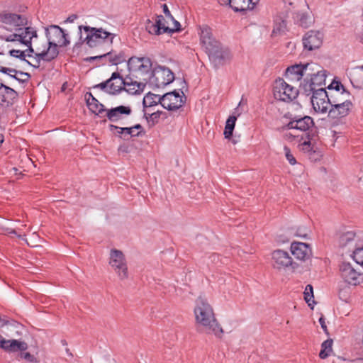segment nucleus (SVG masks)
Segmentation results:
<instances>
[{
  "mask_svg": "<svg viewBox=\"0 0 363 363\" xmlns=\"http://www.w3.org/2000/svg\"><path fill=\"white\" fill-rule=\"evenodd\" d=\"M194 314L199 333L214 334L218 338L222 337L223 330L216 319L213 310L208 302L199 298L196 301Z\"/></svg>",
  "mask_w": 363,
  "mask_h": 363,
  "instance_id": "f257e3e1",
  "label": "nucleus"
},
{
  "mask_svg": "<svg viewBox=\"0 0 363 363\" xmlns=\"http://www.w3.org/2000/svg\"><path fill=\"white\" fill-rule=\"evenodd\" d=\"M79 30L80 34L79 40L81 42L76 43L75 46L78 44L86 43L89 47L95 48L106 40L112 43L115 37V34L109 33L102 28H96L88 26H79Z\"/></svg>",
  "mask_w": 363,
  "mask_h": 363,
  "instance_id": "f03ea898",
  "label": "nucleus"
},
{
  "mask_svg": "<svg viewBox=\"0 0 363 363\" xmlns=\"http://www.w3.org/2000/svg\"><path fill=\"white\" fill-rule=\"evenodd\" d=\"M289 121L284 127V130H296L305 132L308 139H312L314 134L311 133L312 128L314 127L315 123L313 119L308 116H297L290 115L289 117Z\"/></svg>",
  "mask_w": 363,
  "mask_h": 363,
  "instance_id": "7ed1b4c3",
  "label": "nucleus"
},
{
  "mask_svg": "<svg viewBox=\"0 0 363 363\" xmlns=\"http://www.w3.org/2000/svg\"><path fill=\"white\" fill-rule=\"evenodd\" d=\"M45 35L48 39V45L51 49L58 51V46L66 47L69 44L67 34L59 26L52 25L45 29Z\"/></svg>",
  "mask_w": 363,
  "mask_h": 363,
  "instance_id": "20e7f679",
  "label": "nucleus"
},
{
  "mask_svg": "<svg viewBox=\"0 0 363 363\" xmlns=\"http://www.w3.org/2000/svg\"><path fill=\"white\" fill-rule=\"evenodd\" d=\"M119 85L110 84V91L108 94L110 95H116L122 91H125L130 94H140L142 93L145 87V84L138 82L137 81H131L128 82V79H123V77L120 74Z\"/></svg>",
  "mask_w": 363,
  "mask_h": 363,
  "instance_id": "39448f33",
  "label": "nucleus"
},
{
  "mask_svg": "<svg viewBox=\"0 0 363 363\" xmlns=\"http://www.w3.org/2000/svg\"><path fill=\"white\" fill-rule=\"evenodd\" d=\"M299 90L288 84L283 79L279 78L275 81L274 96L276 99L282 101H291L295 99Z\"/></svg>",
  "mask_w": 363,
  "mask_h": 363,
  "instance_id": "423d86ee",
  "label": "nucleus"
},
{
  "mask_svg": "<svg viewBox=\"0 0 363 363\" xmlns=\"http://www.w3.org/2000/svg\"><path fill=\"white\" fill-rule=\"evenodd\" d=\"M206 52L208 55L211 62L216 68H218L227 63H229L232 59L230 50L227 47L223 46L221 43L219 44L218 48H213Z\"/></svg>",
  "mask_w": 363,
  "mask_h": 363,
  "instance_id": "0eeeda50",
  "label": "nucleus"
},
{
  "mask_svg": "<svg viewBox=\"0 0 363 363\" xmlns=\"http://www.w3.org/2000/svg\"><path fill=\"white\" fill-rule=\"evenodd\" d=\"M181 92L183 96H181L179 92L177 90L164 94L161 96V97H159L160 104L169 111H176L179 109L183 106L186 99L184 92L182 91H181Z\"/></svg>",
  "mask_w": 363,
  "mask_h": 363,
  "instance_id": "6e6552de",
  "label": "nucleus"
},
{
  "mask_svg": "<svg viewBox=\"0 0 363 363\" xmlns=\"http://www.w3.org/2000/svg\"><path fill=\"white\" fill-rule=\"evenodd\" d=\"M109 264L117 272L121 279L128 278V267L123 252L118 250H111Z\"/></svg>",
  "mask_w": 363,
  "mask_h": 363,
  "instance_id": "1a4fd4ad",
  "label": "nucleus"
},
{
  "mask_svg": "<svg viewBox=\"0 0 363 363\" xmlns=\"http://www.w3.org/2000/svg\"><path fill=\"white\" fill-rule=\"evenodd\" d=\"M273 267L278 269L291 267L295 269L298 264L294 262L289 254L282 250H276L272 254Z\"/></svg>",
  "mask_w": 363,
  "mask_h": 363,
  "instance_id": "9d476101",
  "label": "nucleus"
},
{
  "mask_svg": "<svg viewBox=\"0 0 363 363\" xmlns=\"http://www.w3.org/2000/svg\"><path fill=\"white\" fill-rule=\"evenodd\" d=\"M340 271L342 279L349 284L356 286L363 281V274L357 272L350 263H342Z\"/></svg>",
  "mask_w": 363,
  "mask_h": 363,
  "instance_id": "9b49d317",
  "label": "nucleus"
},
{
  "mask_svg": "<svg viewBox=\"0 0 363 363\" xmlns=\"http://www.w3.org/2000/svg\"><path fill=\"white\" fill-rule=\"evenodd\" d=\"M200 42L205 52L211 48H218L221 43L216 39L212 33V29L207 25L199 27Z\"/></svg>",
  "mask_w": 363,
  "mask_h": 363,
  "instance_id": "f8f14e48",
  "label": "nucleus"
},
{
  "mask_svg": "<svg viewBox=\"0 0 363 363\" xmlns=\"http://www.w3.org/2000/svg\"><path fill=\"white\" fill-rule=\"evenodd\" d=\"M128 69L131 72H140L143 74H148L152 68V61L148 57H131L127 62Z\"/></svg>",
  "mask_w": 363,
  "mask_h": 363,
  "instance_id": "ddd939ff",
  "label": "nucleus"
},
{
  "mask_svg": "<svg viewBox=\"0 0 363 363\" xmlns=\"http://www.w3.org/2000/svg\"><path fill=\"white\" fill-rule=\"evenodd\" d=\"M323 33L319 30H311L303 37V48L309 51L318 49L323 44Z\"/></svg>",
  "mask_w": 363,
  "mask_h": 363,
  "instance_id": "4468645a",
  "label": "nucleus"
},
{
  "mask_svg": "<svg viewBox=\"0 0 363 363\" xmlns=\"http://www.w3.org/2000/svg\"><path fill=\"white\" fill-rule=\"evenodd\" d=\"M35 28L30 26H24V28L18 27L16 28L17 33L6 35H0V39L6 42H20L21 44L25 43L28 38L31 35V32H34Z\"/></svg>",
  "mask_w": 363,
  "mask_h": 363,
  "instance_id": "2eb2a0df",
  "label": "nucleus"
},
{
  "mask_svg": "<svg viewBox=\"0 0 363 363\" xmlns=\"http://www.w3.org/2000/svg\"><path fill=\"white\" fill-rule=\"evenodd\" d=\"M0 22L17 28L28 25V19L24 15L9 12H2L0 13Z\"/></svg>",
  "mask_w": 363,
  "mask_h": 363,
  "instance_id": "dca6fc26",
  "label": "nucleus"
},
{
  "mask_svg": "<svg viewBox=\"0 0 363 363\" xmlns=\"http://www.w3.org/2000/svg\"><path fill=\"white\" fill-rule=\"evenodd\" d=\"M108 60V62L113 65H118L126 60L125 55L123 51L116 53V51L111 50V51L100 55L98 56L88 57L85 59L86 62H93L96 60Z\"/></svg>",
  "mask_w": 363,
  "mask_h": 363,
  "instance_id": "f3484780",
  "label": "nucleus"
},
{
  "mask_svg": "<svg viewBox=\"0 0 363 363\" xmlns=\"http://www.w3.org/2000/svg\"><path fill=\"white\" fill-rule=\"evenodd\" d=\"M353 104L351 100L344 101L341 104H335L328 111V116L331 118H342L347 116L352 108Z\"/></svg>",
  "mask_w": 363,
  "mask_h": 363,
  "instance_id": "a211bd4d",
  "label": "nucleus"
},
{
  "mask_svg": "<svg viewBox=\"0 0 363 363\" xmlns=\"http://www.w3.org/2000/svg\"><path fill=\"white\" fill-rule=\"evenodd\" d=\"M3 82L4 81L0 79V100L2 105L9 106L13 104L18 94L16 91L5 85Z\"/></svg>",
  "mask_w": 363,
  "mask_h": 363,
  "instance_id": "6ab92c4d",
  "label": "nucleus"
},
{
  "mask_svg": "<svg viewBox=\"0 0 363 363\" xmlns=\"http://www.w3.org/2000/svg\"><path fill=\"white\" fill-rule=\"evenodd\" d=\"M164 18L162 15L156 16L155 22L150 21L146 24V29L150 34L160 35L162 33H172L173 30L164 23Z\"/></svg>",
  "mask_w": 363,
  "mask_h": 363,
  "instance_id": "aec40b11",
  "label": "nucleus"
},
{
  "mask_svg": "<svg viewBox=\"0 0 363 363\" xmlns=\"http://www.w3.org/2000/svg\"><path fill=\"white\" fill-rule=\"evenodd\" d=\"M291 252L298 259L305 261L312 256V251L309 245L303 242H294L291 243Z\"/></svg>",
  "mask_w": 363,
  "mask_h": 363,
  "instance_id": "412c9836",
  "label": "nucleus"
},
{
  "mask_svg": "<svg viewBox=\"0 0 363 363\" xmlns=\"http://www.w3.org/2000/svg\"><path fill=\"white\" fill-rule=\"evenodd\" d=\"M106 116L111 122H117L123 118L124 116H130L132 109L129 106L121 105L105 111Z\"/></svg>",
  "mask_w": 363,
  "mask_h": 363,
  "instance_id": "4be33fe9",
  "label": "nucleus"
},
{
  "mask_svg": "<svg viewBox=\"0 0 363 363\" xmlns=\"http://www.w3.org/2000/svg\"><path fill=\"white\" fill-rule=\"evenodd\" d=\"M160 72L157 71L159 76H155V83L157 87L164 86L174 80V74L166 67L159 66Z\"/></svg>",
  "mask_w": 363,
  "mask_h": 363,
  "instance_id": "5701e85b",
  "label": "nucleus"
},
{
  "mask_svg": "<svg viewBox=\"0 0 363 363\" xmlns=\"http://www.w3.org/2000/svg\"><path fill=\"white\" fill-rule=\"evenodd\" d=\"M0 70L1 72L6 74L11 79H14L21 84L28 83L29 79L31 78V75L29 73L17 70L16 69L1 67Z\"/></svg>",
  "mask_w": 363,
  "mask_h": 363,
  "instance_id": "b1692460",
  "label": "nucleus"
},
{
  "mask_svg": "<svg viewBox=\"0 0 363 363\" xmlns=\"http://www.w3.org/2000/svg\"><path fill=\"white\" fill-rule=\"evenodd\" d=\"M59 55V51H55V49H51L49 46L45 50L41 52L35 53V59L36 61L35 65L31 63L32 67L34 68H38L40 67V61L43 60L45 62H51L55 59Z\"/></svg>",
  "mask_w": 363,
  "mask_h": 363,
  "instance_id": "393cba45",
  "label": "nucleus"
},
{
  "mask_svg": "<svg viewBox=\"0 0 363 363\" xmlns=\"http://www.w3.org/2000/svg\"><path fill=\"white\" fill-rule=\"evenodd\" d=\"M85 99L89 110L96 115H101L106 111L104 105L101 104L91 92L85 94Z\"/></svg>",
  "mask_w": 363,
  "mask_h": 363,
  "instance_id": "a878e982",
  "label": "nucleus"
},
{
  "mask_svg": "<svg viewBox=\"0 0 363 363\" xmlns=\"http://www.w3.org/2000/svg\"><path fill=\"white\" fill-rule=\"evenodd\" d=\"M1 348L6 352H23L28 349V344L24 341H19L18 340H6V343L1 345Z\"/></svg>",
  "mask_w": 363,
  "mask_h": 363,
  "instance_id": "bb28decb",
  "label": "nucleus"
},
{
  "mask_svg": "<svg viewBox=\"0 0 363 363\" xmlns=\"http://www.w3.org/2000/svg\"><path fill=\"white\" fill-rule=\"evenodd\" d=\"M350 93L346 89H343L341 91H330L328 96L329 102H330V107L335 104H339L344 101L350 100L349 98Z\"/></svg>",
  "mask_w": 363,
  "mask_h": 363,
  "instance_id": "cd10ccee",
  "label": "nucleus"
},
{
  "mask_svg": "<svg viewBox=\"0 0 363 363\" xmlns=\"http://www.w3.org/2000/svg\"><path fill=\"white\" fill-rule=\"evenodd\" d=\"M293 18L295 23L303 28H308L313 23V18L306 12H296L294 13Z\"/></svg>",
  "mask_w": 363,
  "mask_h": 363,
  "instance_id": "c85d7f7f",
  "label": "nucleus"
},
{
  "mask_svg": "<svg viewBox=\"0 0 363 363\" xmlns=\"http://www.w3.org/2000/svg\"><path fill=\"white\" fill-rule=\"evenodd\" d=\"M303 64H295L289 67L286 71V77L299 81L303 76Z\"/></svg>",
  "mask_w": 363,
  "mask_h": 363,
  "instance_id": "c756f323",
  "label": "nucleus"
},
{
  "mask_svg": "<svg viewBox=\"0 0 363 363\" xmlns=\"http://www.w3.org/2000/svg\"><path fill=\"white\" fill-rule=\"evenodd\" d=\"M229 5L235 11H245L249 9H252V6L247 0H230L228 1Z\"/></svg>",
  "mask_w": 363,
  "mask_h": 363,
  "instance_id": "7c9ffc66",
  "label": "nucleus"
},
{
  "mask_svg": "<svg viewBox=\"0 0 363 363\" xmlns=\"http://www.w3.org/2000/svg\"><path fill=\"white\" fill-rule=\"evenodd\" d=\"M322 69L319 65L313 62L303 64V74L306 76V79H311Z\"/></svg>",
  "mask_w": 363,
  "mask_h": 363,
  "instance_id": "2f4dec72",
  "label": "nucleus"
},
{
  "mask_svg": "<svg viewBox=\"0 0 363 363\" xmlns=\"http://www.w3.org/2000/svg\"><path fill=\"white\" fill-rule=\"evenodd\" d=\"M287 31L286 21L281 18H277L274 20V26L272 33V36L283 35Z\"/></svg>",
  "mask_w": 363,
  "mask_h": 363,
  "instance_id": "473e14b6",
  "label": "nucleus"
},
{
  "mask_svg": "<svg viewBox=\"0 0 363 363\" xmlns=\"http://www.w3.org/2000/svg\"><path fill=\"white\" fill-rule=\"evenodd\" d=\"M159 97L161 96L152 94L151 92L147 93L143 98V108L152 107L160 104Z\"/></svg>",
  "mask_w": 363,
  "mask_h": 363,
  "instance_id": "72a5a7b5",
  "label": "nucleus"
},
{
  "mask_svg": "<svg viewBox=\"0 0 363 363\" xmlns=\"http://www.w3.org/2000/svg\"><path fill=\"white\" fill-rule=\"evenodd\" d=\"M236 120L237 117L235 116H230L227 119L223 133L225 138L230 139L232 137Z\"/></svg>",
  "mask_w": 363,
  "mask_h": 363,
  "instance_id": "f704fd0d",
  "label": "nucleus"
},
{
  "mask_svg": "<svg viewBox=\"0 0 363 363\" xmlns=\"http://www.w3.org/2000/svg\"><path fill=\"white\" fill-rule=\"evenodd\" d=\"M118 78H120V74L117 72H113L109 79L101 83L96 84L95 86H94V88L100 89L108 93V91H110V82H111L112 81L117 80L118 79Z\"/></svg>",
  "mask_w": 363,
  "mask_h": 363,
  "instance_id": "c9c22d12",
  "label": "nucleus"
},
{
  "mask_svg": "<svg viewBox=\"0 0 363 363\" xmlns=\"http://www.w3.org/2000/svg\"><path fill=\"white\" fill-rule=\"evenodd\" d=\"M333 342V341L332 339H328L322 343L321 350L319 353L320 359H324L330 356V352H332Z\"/></svg>",
  "mask_w": 363,
  "mask_h": 363,
  "instance_id": "e433bc0d",
  "label": "nucleus"
},
{
  "mask_svg": "<svg viewBox=\"0 0 363 363\" xmlns=\"http://www.w3.org/2000/svg\"><path fill=\"white\" fill-rule=\"evenodd\" d=\"M329 94L325 91V88L319 87L315 88L312 94V96L311 98V103H315L317 101L322 99H328Z\"/></svg>",
  "mask_w": 363,
  "mask_h": 363,
  "instance_id": "4c0bfd02",
  "label": "nucleus"
},
{
  "mask_svg": "<svg viewBox=\"0 0 363 363\" xmlns=\"http://www.w3.org/2000/svg\"><path fill=\"white\" fill-rule=\"evenodd\" d=\"M325 79L326 71L322 69L320 72H319L318 74H316L311 79H309L311 80L312 84H313V86L315 88H319L321 87V86L325 85Z\"/></svg>",
  "mask_w": 363,
  "mask_h": 363,
  "instance_id": "58836bf2",
  "label": "nucleus"
},
{
  "mask_svg": "<svg viewBox=\"0 0 363 363\" xmlns=\"http://www.w3.org/2000/svg\"><path fill=\"white\" fill-rule=\"evenodd\" d=\"M315 87L312 84V82L308 79H305L303 82L300 84V91L303 94L309 96L313 94Z\"/></svg>",
  "mask_w": 363,
  "mask_h": 363,
  "instance_id": "ea45409f",
  "label": "nucleus"
},
{
  "mask_svg": "<svg viewBox=\"0 0 363 363\" xmlns=\"http://www.w3.org/2000/svg\"><path fill=\"white\" fill-rule=\"evenodd\" d=\"M314 109L316 111H319L320 113H326L329 108V106H330V102H329L328 99H322L317 101V102L312 104Z\"/></svg>",
  "mask_w": 363,
  "mask_h": 363,
  "instance_id": "a19ab883",
  "label": "nucleus"
},
{
  "mask_svg": "<svg viewBox=\"0 0 363 363\" xmlns=\"http://www.w3.org/2000/svg\"><path fill=\"white\" fill-rule=\"evenodd\" d=\"M304 294V299L306 302L308 303V306H311L312 303H315V301L313 300V286L311 284H308L306 286L305 291L303 292Z\"/></svg>",
  "mask_w": 363,
  "mask_h": 363,
  "instance_id": "79ce46f5",
  "label": "nucleus"
},
{
  "mask_svg": "<svg viewBox=\"0 0 363 363\" xmlns=\"http://www.w3.org/2000/svg\"><path fill=\"white\" fill-rule=\"evenodd\" d=\"M355 237V233L352 231H348L345 233H343L340 237V245L342 247L346 246L347 244H349L350 242L353 241Z\"/></svg>",
  "mask_w": 363,
  "mask_h": 363,
  "instance_id": "37998d69",
  "label": "nucleus"
},
{
  "mask_svg": "<svg viewBox=\"0 0 363 363\" xmlns=\"http://www.w3.org/2000/svg\"><path fill=\"white\" fill-rule=\"evenodd\" d=\"M38 34L36 30L34 32H31V35L28 38V39L25 41V43H23V45L28 47V49L26 50V52H28L26 54V56L28 57H32V54L34 53V50L32 47V39L33 38H37Z\"/></svg>",
  "mask_w": 363,
  "mask_h": 363,
  "instance_id": "c03bdc74",
  "label": "nucleus"
},
{
  "mask_svg": "<svg viewBox=\"0 0 363 363\" xmlns=\"http://www.w3.org/2000/svg\"><path fill=\"white\" fill-rule=\"evenodd\" d=\"M9 53L11 57L18 58L21 60L26 62L28 65H31V63L26 59V51L13 49V50H10L9 51Z\"/></svg>",
  "mask_w": 363,
  "mask_h": 363,
  "instance_id": "a18cd8bd",
  "label": "nucleus"
},
{
  "mask_svg": "<svg viewBox=\"0 0 363 363\" xmlns=\"http://www.w3.org/2000/svg\"><path fill=\"white\" fill-rule=\"evenodd\" d=\"M122 131H125L123 140H128L129 138L141 136V132H135L133 126L123 128Z\"/></svg>",
  "mask_w": 363,
  "mask_h": 363,
  "instance_id": "49530a36",
  "label": "nucleus"
},
{
  "mask_svg": "<svg viewBox=\"0 0 363 363\" xmlns=\"http://www.w3.org/2000/svg\"><path fill=\"white\" fill-rule=\"evenodd\" d=\"M352 258L357 264L363 265V246L353 251Z\"/></svg>",
  "mask_w": 363,
  "mask_h": 363,
  "instance_id": "de8ad7c7",
  "label": "nucleus"
},
{
  "mask_svg": "<svg viewBox=\"0 0 363 363\" xmlns=\"http://www.w3.org/2000/svg\"><path fill=\"white\" fill-rule=\"evenodd\" d=\"M301 145L305 152L309 153L310 155L315 153V150H313V145L311 143V139H308V141H304Z\"/></svg>",
  "mask_w": 363,
  "mask_h": 363,
  "instance_id": "09e8293b",
  "label": "nucleus"
},
{
  "mask_svg": "<svg viewBox=\"0 0 363 363\" xmlns=\"http://www.w3.org/2000/svg\"><path fill=\"white\" fill-rule=\"evenodd\" d=\"M284 152H285V157H286V160L289 161V162L291 165H294L295 164H296V160L294 157L292 153L291 152L290 148L288 146L285 145L284 147Z\"/></svg>",
  "mask_w": 363,
  "mask_h": 363,
  "instance_id": "8fccbe9b",
  "label": "nucleus"
},
{
  "mask_svg": "<svg viewBox=\"0 0 363 363\" xmlns=\"http://www.w3.org/2000/svg\"><path fill=\"white\" fill-rule=\"evenodd\" d=\"M328 89L329 90H332V91H343V89H345V86L342 84L340 82L333 81L328 86Z\"/></svg>",
  "mask_w": 363,
  "mask_h": 363,
  "instance_id": "3c124183",
  "label": "nucleus"
},
{
  "mask_svg": "<svg viewBox=\"0 0 363 363\" xmlns=\"http://www.w3.org/2000/svg\"><path fill=\"white\" fill-rule=\"evenodd\" d=\"M108 128H109V130L111 132H113V130H116L117 131L114 134L116 136L121 138V139H123V137L125 135V131H122V129H123V128L118 127L113 124H110L108 126Z\"/></svg>",
  "mask_w": 363,
  "mask_h": 363,
  "instance_id": "603ef678",
  "label": "nucleus"
},
{
  "mask_svg": "<svg viewBox=\"0 0 363 363\" xmlns=\"http://www.w3.org/2000/svg\"><path fill=\"white\" fill-rule=\"evenodd\" d=\"M162 114V111H157L156 112L149 114V117L150 118V121L152 122V125H155V123H157V121Z\"/></svg>",
  "mask_w": 363,
  "mask_h": 363,
  "instance_id": "864d4df0",
  "label": "nucleus"
},
{
  "mask_svg": "<svg viewBox=\"0 0 363 363\" xmlns=\"http://www.w3.org/2000/svg\"><path fill=\"white\" fill-rule=\"evenodd\" d=\"M21 357L26 359L27 361L30 362H36V358L31 354L30 352H22L21 354Z\"/></svg>",
  "mask_w": 363,
  "mask_h": 363,
  "instance_id": "5fc2aeb1",
  "label": "nucleus"
},
{
  "mask_svg": "<svg viewBox=\"0 0 363 363\" xmlns=\"http://www.w3.org/2000/svg\"><path fill=\"white\" fill-rule=\"evenodd\" d=\"M319 323H320V324L321 325V328H323V331L325 332V333L328 335H329V332H328L327 325L325 324V318L323 317V315H322L319 318Z\"/></svg>",
  "mask_w": 363,
  "mask_h": 363,
  "instance_id": "6e6d98bb",
  "label": "nucleus"
},
{
  "mask_svg": "<svg viewBox=\"0 0 363 363\" xmlns=\"http://www.w3.org/2000/svg\"><path fill=\"white\" fill-rule=\"evenodd\" d=\"M133 127L135 131L138 130L137 132H141V135L145 134L143 127L140 124H135Z\"/></svg>",
  "mask_w": 363,
  "mask_h": 363,
  "instance_id": "4d7b16f0",
  "label": "nucleus"
},
{
  "mask_svg": "<svg viewBox=\"0 0 363 363\" xmlns=\"http://www.w3.org/2000/svg\"><path fill=\"white\" fill-rule=\"evenodd\" d=\"M180 27V23L178 21H174V27L171 28V30H173L172 33L177 32L181 30Z\"/></svg>",
  "mask_w": 363,
  "mask_h": 363,
  "instance_id": "13d9d810",
  "label": "nucleus"
},
{
  "mask_svg": "<svg viewBox=\"0 0 363 363\" xmlns=\"http://www.w3.org/2000/svg\"><path fill=\"white\" fill-rule=\"evenodd\" d=\"M163 11L167 16H171L170 11L168 9V7L166 4H163Z\"/></svg>",
  "mask_w": 363,
  "mask_h": 363,
  "instance_id": "bf43d9fd",
  "label": "nucleus"
},
{
  "mask_svg": "<svg viewBox=\"0 0 363 363\" xmlns=\"http://www.w3.org/2000/svg\"><path fill=\"white\" fill-rule=\"evenodd\" d=\"M77 18V16L75 15V14H73V15H71L70 16H69L67 19V21L68 22H70V23H72L74 22V21Z\"/></svg>",
  "mask_w": 363,
  "mask_h": 363,
  "instance_id": "052dcab7",
  "label": "nucleus"
},
{
  "mask_svg": "<svg viewBox=\"0 0 363 363\" xmlns=\"http://www.w3.org/2000/svg\"><path fill=\"white\" fill-rule=\"evenodd\" d=\"M143 112H144V117L147 121V122L150 123V118L149 117L150 113H146L145 108L143 109Z\"/></svg>",
  "mask_w": 363,
  "mask_h": 363,
  "instance_id": "680f3d73",
  "label": "nucleus"
},
{
  "mask_svg": "<svg viewBox=\"0 0 363 363\" xmlns=\"http://www.w3.org/2000/svg\"><path fill=\"white\" fill-rule=\"evenodd\" d=\"M250 4L252 6V7L254 8V6L256 4V3L259 1V0H247Z\"/></svg>",
  "mask_w": 363,
  "mask_h": 363,
  "instance_id": "e2e57ef3",
  "label": "nucleus"
},
{
  "mask_svg": "<svg viewBox=\"0 0 363 363\" xmlns=\"http://www.w3.org/2000/svg\"><path fill=\"white\" fill-rule=\"evenodd\" d=\"M66 353L70 357H73V354L70 352L69 348H66Z\"/></svg>",
  "mask_w": 363,
  "mask_h": 363,
  "instance_id": "0e129e2a",
  "label": "nucleus"
},
{
  "mask_svg": "<svg viewBox=\"0 0 363 363\" xmlns=\"http://www.w3.org/2000/svg\"><path fill=\"white\" fill-rule=\"evenodd\" d=\"M4 140V136L3 135V134L0 133V147L1 146Z\"/></svg>",
  "mask_w": 363,
  "mask_h": 363,
  "instance_id": "69168bd1",
  "label": "nucleus"
},
{
  "mask_svg": "<svg viewBox=\"0 0 363 363\" xmlns=\"http://www.w3.org/2000/svg\"><path fill=\"white\" fill-rule=\"evenodd\" d=\"M5 54V50L3 46H0V55H4Z\"/></svg>",
  "mask_w": 363,
  "mask_h": 363,
  "instance_id": "338daca9",
  "label": "nucleus"
},
{
  "mask_svg": "<svg viewBox=\"0 0 363 363\" xmlns=\"http://www.w3.org/2000/svg\"><path fill=\"white\" fill-rule=\"evenodd\" d=\"M109 84L119 85V79H118V81H116L114 82H110Z\"/></svg>",
  "mask_w": 363,
  "mask_h": 363,
  "instance_id": "774afa93",
  "label": "nucleus"
}]
</instances>
